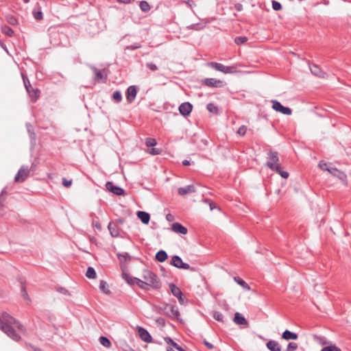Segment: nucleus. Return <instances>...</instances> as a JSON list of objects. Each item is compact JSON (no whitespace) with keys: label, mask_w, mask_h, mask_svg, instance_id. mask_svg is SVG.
Wrapping results in <instances>:
<instances>
[{"label":"nucleus","mask_w":351,"mask_h":351,"mask_svg":"<svg viewBox=\"0 0 351 351\" xmlns=\"http://www.w3.org/2000/svg\"><path fill=\"white\" fill-rule=\"evenodd\" d=\"M56 290H57L58 292H60V293H62V294H64V295H69V291H68V290H66V289L65 288H64V287H57V288H56Z\"/></svg>","instance_id":"54"},{"label":"nucleus","mask_w":351,"mask_h":351,"mask_svg":"<svg viewBox=\"0 0 351 351\" xmlns=\"http://www.w3.org/2000/svg\"><path fill=\"white\" fill-rule=\"evenodd\" d=\"M247 132V127L245 125H241L237 130V134L241 136H243Z\"/></svg>","instance_id":"48"},{"label":"nucleus","mask_w":351,"mask_h":351,"mask_svg":"<svg viewBox=\"0 0 351 351\" xmlns=\"http://www.w3.org/2000/svg\"><path fill=\"white\" fill-rule=\"evenodd\" d=\"M146 66L152 71H156L158 70V66L153 62H147Z\"/></svg>","instance_id":"51"},{"label":"nucleus","mask_w":351,"mask_h":351,"mask_svg":"<svg viewBox=\"0 0 351 351\" xmlns=\"http://www.w3.org/2000/svg\"><path fill=\"white\" fill-rule=\"evenodd\" d=\"M122 278L130 285L136 283V277H132L129 274L123 271Z\"/></svg>","instance_id":"27"},{"label":"nucleus","mask_w":351,"mask_h":351,"mask_svg":"<svg viewBox=\"0 0 351 351\" xmlns=\"http://www.w3.org/2000/svg\"><path fill=\"white\" fill-rule=\"evenodd\" d=\"M72 184V180H66V178H63L62 179V184L65 186V187H69Z\"/></svg>","instance_id":"55"},{"label":"nucleus","mask_w":351,"mask_h":351,"mask_svg":"<svg viewBox=\"0 0 351 351\" xmlns=\"http://www.w3.org/2000/svg\"><path fill=\"white\" fill-rule=\"evenodd\" d=\"M165 340L167 344L171 345L176 349H177V348L178 347H180L178 343L174 342L170 337H166Z\"/></svg>","instance_id":"49"},{"label":"nucleus","mask_w":351,"mask_h":351,"mask_svg":"<svg viewBox=\"0 0 351 351\" xmlns=\"http://www.w3.org/2000/svg\"><path fill=\"white\" fill-rule=\"evenodd\" d=\"M267 166L271 170L279 173L282 178H287L289 177V173L281 169L280 164H274L272 162H269L267 164Z\"/></svg>","instance_id":"9"},{"label":"nucleus","mask_w":351,"mask_h":351,"mask_svg":"<svg viewBox=\"0 0 351 351\" xmlns=\"http://www.w3.org/2000/svg\"><path fill=\"white\" fill-rule=\"evenodd\" d=\"M269 160L267 162V164L269 162H272L274 164H279L278 163L279 157H278V154L277 152L270 151L269 153Z\"/></svg>","instance_id":"26"},{"label":"nucleus","mask_w":351,"mask_h":351,"mask_svg":"<svg viewBox=\"0 0 351 351\" xmlns=\"http://www.w3.org/2000/svg\"><path fill=\"white\" fill-rule=\"evenodd\" d=\"M247 41V38L245 36H238L234 38V43L238 45L243 44Z\"/></svg>","instance_id":"42"},{"label":"nucleus","mask_w":351,"mask_h":351,"mask_svg":"<svg viewBox=\"0 0 351 351\" xmlns=\"http://www.w3.org/2000/svg\"><path fill=\"white\" fill-rule=\"evenodd\" d=\"M208 66H210L212 69H215L216 71H220L221 73H223L225 74L228 73H234L237 72V66L232 65V66H225L221 63L215 62H210L208 64Z\"/></svg>","instance_id":"4"},{"label":"nucleus","mask_w":351,"mask_h":351,"mask_svg":"<svg viewBox=\"0 0 351 351\" xmlns=\"http://www.w3.org/2000/svg\"><path fill=\"white\" fill-rule=\"evenodd\" d=\"M203 83L208 87H221L223 84L222 81L215 78H206L204 80Z\"/></svg>","instance_id":"15"},{"label":"nucleus","mask_w":351,"mask_h":351,"mask_svg":"<svg viewBox=\"0 0 351 351\" xmlns=\"http://www.w3.org/2000/svg\"><path fill=\"white\" fill-rule=\"evenodd\" d=\"M86 276L90 279H94L96 278V272L93 267H88L86 272Z\"/></svg>","instance_id":"33"},{"label":"nucleus","mask_w":351,"mask_h":351,"mask_svg":"<svg viewBox=\"0 0 351 351\" xmlns=\"http://www.w3.org/2000/svg\"><path fill=\"white\" fill-rule=\"evenodd\" d=\"M99 342L103 346L106 348H109L111 346L110 341L107 337L104 336L99 337Z\"/></svg>","instance_id":"36"},{"label":"nucleus","mask_w":351,"mask_h":351,"mask_svg":"<svg viewBox=\"0 0 351 351\" xmlns=\"http://www.w3.org/2000/svg\"><path fill=\"white\" fill-rule=\"evenodd\" d=\"M21 292H22V294L23 295V297L27 299V300H29V296H28V294L27 293V291H26V289L25 287V286H23L22 288H21Z\"/></svg>","instance_id":"57"},{"label":"nucleus","mask_w":351,"mask_h":351,"mask_svg":"<svg viewBox=\"0 0 351 351\" xmlns=\"http://www.w3.org/2000/svg\"><path fill=\"white\" fill-rule=\"evenodd\" d=\"M30 169L27 166L23 165L19 169V171L14 177V180L16 182H23L29 176Z\"/></svg>","instance_id":"6"},{"label":"nucleus","mask_w":351,"mask_h":351,"mask_svg":"<svg viewBox=\"0 0 351 351\" xmlns=\"http://www.w3.org/2000/svg\"><path fill=\"white\" fill-rule=\"evenodd\" d=\"M169 289H170V291H171L172 295L174 297H176V298L178 296L180 297V295H183L179 287H178L176 285H175L174 284L170 283L169 285Z\"/></svg>","instance_id":"25"},{"label":"nucleus","mask_w":351,"mask_h":351,"mask_svg":"<svg viewBox=\"0 0 351 351\" xmlns=\"http://www.w3.org/2000/svg\"><path fill=\"white\" fill-rule=\"evenodd\" d=\"M170 265H173V267L178 269H189L192 271H196V269L194 267H191L188 263H184L182 258L177 255H174L172 256Z\"/></svg>","instance_id":"5"},{"label":"nucleus","mask_w":351,"mask_h":351,"mask_svg":"<svg viewBox=\"0 0 351 351\" xmlns=\"http://www.w3.org/2000/svg\"><path fill=\"white\" fill-rule=\"evenodd\" d=\"M13 327L16 328L21 332L25 330L23 326L20 324L19 322L8 313L3 312L1 317H0V329L11 339L16 341H19L21 337L16 332Z\"/></svg>","instance_id":"1"},{"label":"nucleus","mask_w":351,"mask_h":351,"mask_svg":"<svg viewBox=\"0 0 351 351\" xmlns=\"http://www.w3.org/2000/svg\"><path fill=\"white\" fill-rule=\"evenodd\" d=\"M6 195V191L3 189L0 194V203L1 204L3 201L5 199V197Z\"/></svg>","instance_id":"59"},{"label":"nucleus","mask_w":351,"mask_h":351,"mask_svg":"<svg viewBox=\"0 0 351 351\" xmlns=\"http://www.w3.org/2000/svg\"><path fill=\"white\" fill-rule=\"evenodd\" d=\"M272 8L275 11H279L282 10V5L280 3L276 1H271Z\"/></svg>","instance_id":"45"},{"label":"nucleus","mask_w":351,"mask_h":351,"mask_svg":"<svg viewBox=\"0 0 351 351\" xmlns=\"http://www.w3.org/2000/svg\"><path fill=\"white\" fill-rule=\"evenodd\" d=\"M213 317L217 321L223 322V316L222 313L219 311H215L214 313Z\"/></svg>","instance_id":"47"},{"label":"nucleus","mask_w":351,"mask_h":351,"mask_svg":"<svg viewBox=\"0 0 351 351\" xmlns=\"http://www.w3.org/2000/svg\"><path fill=\"white\" fill-rule=\"evenodd\" d=\"M266 346L270 351H281V346L278 342L274 340H269Z\"/></svg>","instance_id":"19"},{"label":"nucleus","mask_w":351,"mask_h":351,"mask_svg":"<svg viewBox=\"0 0 351 351\" xmlns=\"http://www.w3.org/2000/svg\"><path fill=\"white\" fill-rule=\"evenodd\" d=\"M235 8H236V9H237L238 11H241V10H242L243 6H242V5H241V4H239H239H237V5H235Z\"/></svg>","instance_id":"64"},{"label":"nucleus","mask_w":351,"mask_h":351,"mask_svg":"<svg viewBox=\"0 0 351 351\" xmlns=\"http://www.w3.org/2000/svg\"><path fill=\"white\" fill-rule=\"evenodd\" d=\"M117 256L120 261L121 268H123V263L124 262L129 261L131 259V256H130V254L128 253H125L123 254H118Z\"/></svg>","instance_id":"29"},{"label":"nucleus","mask_w":351,"mask_h":351,"mask_svg":"<svg viewBox=\"0 0 351 351\" xmlns=\"http://www.w3.org/2000/svg\"><path fill=\"white\" fill-rule=\"evenodd\" d=\"M310 70L312 74L315 76L324 78L326 75V73H324L317 65L313 64L311 66Z\"/></svg>","instance_id":"18"},{"label":"nucleus","mask_w":351,"mask_h":351,"mask_svg":"<svg viewBox=\"0 0 351 351\" xmlns=\"http://www.w3.org/2000/svg\"><path fill=\"white\" fill-rule=\"evenodd\" d=\"M137 94V87L134 85L130 86L126 91V99L129 103H132L136 98Z\"/></svg>","instance_id":"12"},{"label":"nucleus","mask_w":351,"mask_h":351,"mask_svg":"<svg viewBox=\"0 0 351 351\" xmlns=\"http://www.w3.org/2000/svg\"><path fill=\"white\" fill-rule=\"evenodd\" d=\"M319 167L321 169L324 171H327L329 173H333V171H337L335 167H329L326 162H324L323 161L319 162Z\"/></svg>","instance_id":"28"},{"label":"nucleus","mask_w":351,"mask_h":351,"mask_svg":"<svg viewBox=\"0 0 351 351\" xmlns=\"http://www.w3.org/2000/svg\"><path fill=\"white\" fill-rule=\"evenodd\" d=\"M234 280L241 287H242L245 290H250V286L239 277H234Z\"/></svg>","instance_id":"30"},{"label":"nucleus","mask_w":351,"mask_h":351,"mask_svg":"<svg viewBox=\"0 0 351 351\" xmlns=\"http://www.w3.org/2000/svg\"><path fill=\"white\" fill-rule=\"evenodd\" d=\"M29 126H30V124H27V130L29 134L30 138L32 140H34L35 139V133L31 132V130L29 128Z\"/></svg>","instance_id":"60"},{"label":"nucleus","mask_w":351,"mask_h":351,"mask_svg":"<svg viewBox=\"0 0 351 351\" xmlns=\"http://www.w3.org/2000/svg\"><path fill=\"white\" fill-rule=\"evenodd\" d=\"M139 7L143 12H147L150 10L151 8L146 1H141L139 3Z\"/></svg>","instance_id":"34"},{"label":"nucleus","mask_w":351,"mask_h":351,"mask_svg":"<svg viewBox=\"0 0 351 351\" xmlns=\"http://www.w3.org/2000/svg\"><path fill=\"white\" fill-rule=\"evenodd\" d=\"M165 314L173 319H179L180 312L176 306L167 304L165 308Z\"/></svg>","instance_id":"8"},{"label":"nucleus","mask_w":351,"mask_h":351,"mask_svg":"<svg viewBox=\"0 0 351 351\" xmlns=\"http://www.w3.org/2000/svg\"><path fill=\"white\" fill-rule=\"evenodd\" d=\"M179 112L183 117L189 116L192 110L193 105L189 102H184L179 106Z\"/></svg>","instance_id":"10"},{"label":"nucleus","mask_w":351,"mask_h":351,"mask_svg":"<svg viewBox=\"0 0 351 351\" xmlns=\"http://www.w3.org/2000/svg\"><path fill=\"white\" fill-rule=\"evenodd\" d=\"M93 72L95 73V80L97 82H105L107 79V75L105 73V70H99L95 67H92Z\"/></svg>","instance_id":"14"},{"label":"nucleus","mask_w":351,"mask_h":351,"mask_svg":"<svg viewBox=\"0 0 351 351\" xmlns=\"http://www.w3.org/2000/svg\"><path fill=\"white\" fill-rule=\"evenodd\" d=\"M23 84L29 96L32 98V100L35 102L40 97V91L38 88H34L32 87L31 84L28 77L24 74L21 73Z\"/></svg>","instance_id":"3"},{"label":"nucleus","mask_w":351,"mask_h":351,"mask_svg":"<svg viewBox=\"0 0 351 351\" xmlns=\"http://www.w3.org/2000/svg\"><path fill=\"white\" fill-rule=\"evenodd\" d=\"M298 348V344L295 342L289 343L286 351H295Z\"/></svg>","instance_id":"46"},{"label":"nucleus","mask_w":351,"mask_h":351,"mask_svg":"<svg viewBox=\"0 0 351 351\" xmlns=\"http://www.w3.org/2000/svg\"><path fill=\"white\" fill-rule=\"evenodd\" d=\"M99 289L101 291H103L104 293H110V291L109 289H108V285H107V283L104 281V280H101L100 281V284H99Z\"/></svg>","instance_id":"39"},{"label":"nucleus","mask_w":351,"mask_h":351,"mask_svg":"<svg viewBox=\"0 0 351 351\" xmlns=\"http://www.w3.org/2000/svg\"><path fill=\"white\" fill-rule=\"evenodd\" d=\"M321 351H341V350L335 345H330L328 346L324 347Z\"/></svg>","instance_id":"40"},{"label":"nucleus","mask_w":351,"mask_h":351,"mask_svg":"<svg viewBox=\"0 0 351 351\" xmlns=\"http://www.w3.org/2000/svg\"><path fill=\"white\" fill-rule=\"evenodd\" d=\"M92 224H93V227L96 228L97 230H100L101 229V226L98 219H93Z\"/></svg>","instance_id":"52"},{"label":"nucleus","mask_w":351,"mask_h":351,"mask_svg":"<svg viewBox=\"0 0 351 351\" xmlns=\"http://www.w3.org/2000/svg\"><path fill=\"white\" fill-rule=\"evenodd\" d=\"M166 219L169 221H171L173 220V217L171 214H167L166 216Z\"/></svg>","instance_id":"63"},{"label":"nucleus","mask_w":351,"mask_h":351,"mask_svg":"<svg viewBox=\"0 0 351 351\" xmlns=\"http://www.w3.org/2000/svg\"><path fill=\"white\" fill-rule=\"evenodd\" d=\"M5 19H6V21L12 25H16L18 24V20L13 15H11V14L7 15L5 17Z\"/></svg>","instance_id":"35"},{"label":"nucleus","mask_w":351,"mask_h":351,"mask_svg":"<svg viewBox=\"0 0 351 351\" xmlns=\"http://www.w3.org/2000/svg\"><path fill=\"white\" fill-rule=\"evenodd\" d=\"M234 322L238 325H247L248 322L246 319L239 313L234 314Z\"/></svg>","instance_id":"23"},{"label":"nucleus","mask_w":351,"mask_h":351,"mask_svg":"<svg viewBox=\"0 0 351 351\" xmlns=\"http://www.w3.org/2000/svg\"><path fill=\"white\" fill-rule=\"evenodd\" d=\"M336 171H333V173H330L332 174L333 176L338 178L341 181L344 182L346 179V175L343 172L339 171L337 168Z\"/></svg>","instance_id":"32"},{"label":"nucleus","mask_w":351,"mask_h":351,"mask_svg":"<svg viewBox=\"0 0 351 351\" xmlns=\"http://www.w3.org/2000/svg\"><path fill=\"white\" fill-rule=\"evenodd\" d=\"M112 98L115 101H117L118 103L121 102L122 100V95H121V91H119V90L114 91L112 94Z\"/></svg>","instance_id":"38"},{"label":"nucleus","mask_w":351,"mask_h":351,"mask_svg":"<svg viewBox=\"0 0 351 351\" xmlns=\"http://www.w3.org/2000/svg\"><path fill=\"white\" fill-rule=\"evenodd\" d=\"M106 187L109 191L117 195H122L125 192L122 188L114 185L112 182H107L106 184Z\"/></svg>","instance_id":"11"},{"label":"nucleus","mask_w":351,"mask_h":351,"mask_svg":"<svg viewBox=\"0 0 351 351\" xmlns=\"http://www.w3.org/2000/svg\"><path fill=\"white\" fill-rule=\"evenodd\" d=\"M203 343L207 347V348H208L210 350H212L214 348V346L212 343H209L208 341H207L205 339L203 341Z\"/></svg>","instance_id":"58"},{"label":"nucleus","mask_w":351,"mask_h":351,"mask_svg":"<svg viewBox=\"0 0 351 351\" xmlns=\"http://www.w3.org/2000/svg\"><path fill=\"white\" fill-rule=\"evenodd\" d=\"M205 25L201 23H194L187 27L189 29H194L196 31L203 29L205 27Z\"/></svg>","instance_id":"37"},{"label":"nucleus","mask_w":351,"mask_h":351,"mask_svg":"<svg viewBox=\"0 0 351 351\" xmlns=\"http://www.w3.org/2000/svg\"><path fill=\"white\" fill-rule=\"evenodd\" d=\"M108 228L112 237H117L119 234V228L113 222H110Z\"/></svg>","instance_id":"21"},{"label":"nucleus","mask_w":351,"mask_h":351,"mask_svg":"<svg viewBox=\"0 0 351 351\" xmlns=\"http://www.w3.org/2000/svg\"><path fill=\"white\" fill-rule=\"evenodd\" d=\"M142 278L145 280L149 289L158 290L161 288V282L157 275L153 271L148 269L143 270Z\"/></svg>","instance_id":"2"},{"label":"nucleus","mask_w":351,"mask_h":351,"mask_svg":"<svg viewBox=\"0 0 351 351\" xmlns=\"http://www.w3.org/2000/svg\"><path fill=\"white\" fill-rule=\"evenodd\" d=\"M171 230L176 233L181 234H187V228L183 226L181 223L175 222L171 225Z\"/></svg>","instance_id":"16"},{"label":"nucleus","mask_w":351,"mask_h":351,"mask_svg":"<svg viewBox=\"0 0 351 351\" xmlns=\"http://www.w3.org/2000/svg\"><path fill=\"white\" fill-rule=\"evenodd\" d=\"M136 279V284L138 285V287L141 289H142L143 290H145V291H149V288L148 287V286L147 285L145 280H142L139 278H135Z\"/></svg>","instance_id":"31"},{"label":"nucleus","mask_w":351,"mask_h":351,"mask_svg":"<svg viewBox=\"0 0 351 351\" xmlns=\"http://www.w3.org/2000/svg\"><path fill=\"white\" fill-rule=\"evenodd\" d=\"M206 108L210 112L217 113V112H218L217 107L212 103L208 104L206 106Z\"/></svg>","instance_id":"44"},{"label":"nucleus","mask_w":351,"mask_h":351,"mask_svg":"<svg viewBox=\"0 0 351 351\" xmlns=\"http://www.w3.org/2000/svg\"><path fill=\"white\" fill-rule=\"evenodd\" d=\"M155 258L157 261L162 263L167 259L168 255L165 250H161L156 253Z\"/></svg>","instance_id":"24"},{"label":"nucleus","mask_w":351,"mask_h":351,"mask_svg":"<svg viewBox=\"0 0 351 351\" xmlns=\"http://www.w3.org/2000/svg\"><path fill=\"white\" fill-rule=\"evenodd\" d=\"M137 217L144 224H147L150 220V215L148 213L145 211H138Z\"/></svg>","instance_id":"20"},{"label":"nucleus","mask_w":351,"mask_h":351,"mask_svg":"<svg viewBox=\"0 0 351 351\" xmlns=\"http://www.w3.org/2000/svg\"><path fill=\"white\" fill-rule=\"evenodd\" d=\"M2 32L3 34L9 36H12L14 35V31L9 26L7 25H5L2 27Z\"/></svg>","instance_id":"41"},{"label":"nucleus","mask_w":351,"mask_h":351,"mask_svg":"<svg viewBox=\"0 0 351 351\" xmlns=\"http://www.w3.org/2000/svg\"><path fill=\"white\" fill-rule=\"evenodd\" d=\"M272 103V108L277 111L280 112L285 115H290L292 112V110L289 107H285L282 106L278 101L277 100H271Z\"/></svg>","instance_id":"7"},{"label":"nucleus","mask_w":351,"mask_h":351,"mask_svg":"<svg viewBox=\"0 0 351 351\" xmlns=\"http://www.w3.org/2000/svg\"><path fill=\"white\" fill-rule=\"evenodd\" d=\"M298 335L295 332H293L289 330H285L282 335V338L285 339V340H295L298 339Z\"/></svg>","instance_id":"22"},{"label":"nucleus","mask_w":351,"mask_h":351,"mask_svg":"<svg viewBox=\"0 0 351 351\" xmlns=\"http://www.w3.org/2000/svg\"><path fill=\"white\" fill-rule=\"evenodd\" d=\"M161 152V150L158 148H152V150L150 151V154L152 155H158L160 154Z\"/></svg>","instance_id":"56"},{"label":"nucleus","mask_w":351,"mask_h":351,"mask_svg":"<svg viewBox=\"0 0 351 351\" xmlns=\"http://www.w3.org/2000/svg\"><path fill=\"white\" fill-rule=\"evenodd\" d=\"M156 141L152 138H147L145 140V144L149 147H153L156 145Z\"/></svg>","instance_id":"43"},{"label":"nucleus","mask_w":351,"mask_h":351,"mask_svg":"<svg viewBox=\"0 0 351 351\" xmlns=\"http://www.w3.org/2000/svg\"><path fill=\"white\" fill-rule=\"evenodd\" d=\"M195 192V188L193 185H187L184 187H180L178 190V194L182 196Z\"/></svg>","instance_id":"17"},{"label":"nucleus","mask_w":351,"mask_h":351,"mask_svg":"<svg viewBox=\"0 0 351 351\" xmlns=\"http://www.w3.org/2000/svg\"><path fill=\"white\" fill-rule=\"evenodd\" d=\"M141 47V45L140 43H134L131 45H129V46H127L125 47V49H128V50H134V49H139Z\"/></svg>","instance_id":"50"},{"label":"nucleus","mask_w":351,"mask_h":351,"mask_svg":"<svg viewBox=\"0 0 351 351\" xmlns=\"http://www.w3.org/2000/svg\"><path fill=\"white\" fill-rule=\"evenodd\" d=\"M138 335L142 341L147 342V343H149L152 341V338L150 334L144 328L138 326Z\"/></svg>","instance_id":"13"},{"label":"nucleus","mask_w":351,"mask_h":351,"mask_svg":"<svg viewBox=\"0 0 351 351\" xmlns=\"http://www.w3.org/2000/svg\"><path fill=\"white\" fill-rule=\"evenodd\" d=\"M185 3L190 8H192L193 6L195 5V3L193 0H188Z\"/></svg>","instance_id":"61"},{"label":"nucleus","mask_w":351,"mask_h":351,"mask_svg":"<svg viewBox=\"0 0 351 351\" xmlns=\"http://www.w3.org/2000/svg\"><path fill=\"white\" fill-rule=\"evenodd\" d=\"M117 2L123 4H129L131 3V0H116Z\"/></svg>","instance_id":"62"},{"label":"nucleus","mask_w":351,"mask_h":351,"mask_svg":"<svg viewBox=\"0 0 351 351\" xmlns=\"http://www.w3.org/2000/svg\"><path fill=\"white\" fill-rule=\"evenodd\" d=\"M34 16L36 20L40 21V20L43 19V14L42 12H40V11L36 12H34Z\"/></svg>","instance_id":"53"}]
</instances>
